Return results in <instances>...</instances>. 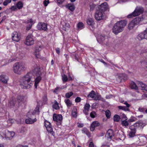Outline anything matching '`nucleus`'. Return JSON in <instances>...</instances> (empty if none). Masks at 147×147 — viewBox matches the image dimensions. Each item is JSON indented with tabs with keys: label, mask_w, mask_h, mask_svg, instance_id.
Wrapping results in <instances>:
<instances>
[{
	"label": "nucleus",
	"mask_w": 147,
	"mask_h": 147,
	"mask_svg": "<svg viewBox=\"0 0 147 147\" xmlns=\"http://www.w3.org/2000/svg\"><path fill=\"white\" fill-rule=\"evenodd\" d=\"M34 77L32 74L31 72L28 73L22 78V81L21 85L23 86L24 89L29 88L32 85L31 80Z\"/></svg>",
	"instance_id": "1"
},
{
	"label": "nucleus",
	"mask_w": 147,
	"mask_h": 147,
	"mask_svg": "<svg viewBox=\"0 0 147 147\" xmlns=\"http://www.w3.org/2000/svg\"><path fill=\"white\" fill-rule=\"evenodd\" d=\"M127 22L126 20L118 21L115 23L112 29L113 32L115 34L121 32L124 27L126 25Z\"/></svg>",
	"instance_id": "2"
},
{
	"label": "nucleus",
	"mask_w": 147,
	"mask_h": 147,
	"mask_svg": "<svg viewBox=\"0 0 147 147\" xmlns=\"http://www.w3.org/2000/svg\"><path fill=\"white\" fill-rule=\"evenodd\" d=\"M13 71L14 73L20 74L22 72L26 69V67L24 63L18 62L13 65Z\"/></svg>",
	"instance_id": "3"
},
{
	"label": "nucleus",
	"mask_w": 147,
	"mask_h": 147,
	"mask_svg": "<svg viewBox=\"0 0 147 147\" xmlns=\"http://www.w3.org/2000/svg\"><path fill=\"white\" fill-rule=\"evenodd\" d=\"M42 69L39 66L36 65V67L34 68V72L37 76L35 79L34 86L36 88H37V85L41 80V71Z\"/></svg>",
	"instance_id": "4"
},
{
	"label": "nucleus",
	"mask_w": 147,
	"mask_h": 147,
	"mask_svg": "<svg viewBox=\"0 0 147 147\" xmlns=\"http://www.w3.org/2000/svg\"><path fill=\"white\" fill-rule=\"evenodd\" d=\"M143 11V8L140 7H137L134 11L127 16L128 18H131L140 15Z\"/></svg>",
	"instance_id": "5"
},
{
	"label": "nucleus",
	"mask_w": 147,
	"mask_h": 147,
	"mask_svg": "<svg viewBox=\"0 0 147 147\" xmlns=\"http://www.w3.org/2000/svg\"><path fill=\"white\" fill-rule=\"evenodd\" d=\"M141 18L139 17L136 18L134 20L129 23L128 26V28L129 30L132 29L135 26L138 24L141 21Z\"/></svg>",
	"instance_id": "6"
},
{
	"label": "nucleus",
	"mask_w": 147,
	"mask_h": 147,
	"mask_svg": "<svg viewBox=\"0 0 147 147\" xmlns=\"http://www.w3.org/2000/svg\"><path fill=\"white\" fill-rule=\"evenodd\" d=\"M98 42L100 43H103L106 45H109V42L108 41L107 38H105V35H100L99 36L97 39Z\"/></svg>",
	"instance_id": "7"
},
{
	"label": "nucleus",
	"mask_w": 147,
	"mask_h": 147,
	"mask_svg": "<svg viewBox=\"0 0 147 147\" xmlns=\"http://www.w3.org/2000/svg\"><path fill=\"white\" fill-rule=\"evenodd\" d=\"M34 42L32 35L31 34H29L26 37L25 43L27 45L30 46L34 44Z\"/></svg>",
	"instance_id": "8"
},
{
	"label": "nucleus",
	"mask_w": 147,
	"mask_h": 147,
	"mask_svg": "<svg viewBox=\"0 0 147 147\" xmlns=\"http://www.w3.org/2000/svg\"><path fill=\"white\" fill-rule=\"evenodd\" d=\"M62 118V116L61 114L57 115L55 114L53 116V120L56 122L57 124V125L61 124Z\"/></svg>",
	"instance_id": "9"
},
{
	"label": "nucleus",
	"mask_w": 147,
	"mask_h": 147,
	"mask_svg": "<svg viewBox=\"0 0 147 147\" xmlns=\"http://www.w3.org/2000/svg\"><path fill=\"white\" fill-rule=\"evenodd\" d=\"M12 38L13 40L18 42L21 39V34L17 32H14L12 34Z\"/></svg>",
	"instance_id": "10"
},
{
	"label": "nucleus",
	"mask_w": 147,
	"mask_h": 147,
	"mask_svg": "<svg viewBox=\"0 0 147 147\" xmlns=\"http://www.w3.org/2000/svg\"><path fill=\"white\" fill-rule=\"evenodd\" d=\"M104 13L97 10L95 14V18L98 21L102 20L104 17Z\"/></svg>",
	"instance_id": "11"
},
{
	"label": "nucleus",
	"mask_w": 147,
	"mask_h": 147,
	"mask_svg": "<svg viewBox=\"0 0 147 147\" xmlns=\"http://www.w3.org/2000/svg\"><path fill=\"white\" fill-rule=\"evenodd\" d=\"M44 125L49 132H50L52 134H53L54 133L53 128L50 122L47 121H45L44 122Z\"/></svg>",
	"instance_id": "12"
},
{
	"label": "nucleus",
	"mask_w": 147,
	"mask_h": 147,
	"mask_svg": "<svg viewBox=\"0 0 147 147\" xmlns=\"http://www.w3.org/2000/svg\"><path fill=\"white\" fill-rule=\"evenodd\" d=\"M108 6L107 3L104 2L98 6V10L104 13L105 11L108 9Z\"/></svg>",
	"instance_id": "13"
},
{
	"label": "nucleus",
	"mask_w": 147,
	"mask_h": 147,
	"mask_svg": "<svg viewBox=\"0 0 147 147\" xmlns=\"http://www.w3.org/2000/svg\"><path fill=\"white\" fill-rule=\"evenodd\" d=\"M37 28L38 30H45L47 29V24L43 22H40L38 24Z\"/></svg>",
	"instance_id": "14"
},
{
	"label": "nucleus",
	"mask_w": 147,
	"mask_h": 147,
	"mask_svg": "<svg viewBox=\"0 0 147 147\" xmlns=\"http://www.w3.org/2000/svg\"><path fill=\"white\" fill-rule=\"evenodd\" d=\"M114 136L113 131L111 129L108 130L105 135L106 137L109 141H111L112 140V138Z\"/></svg>",
	"instance_id": "15"
},
{
	"label": "nucleus",
	"mask_w": 147,
	"mask_h": 147,
	"mask_svg": "<svg viewBox=\"0 0 147 147\" xmlns=\"http://www.w3.org/2000/svg\"><path fill=\"white\" fill-rule=\"evenodd\" d=\"M15 133L13 132L9 131L7 130L5 131V137L11 139L15 135Z\"/></svg>",
	"instance_id": "16"
},
{
	"label": "nucleus",
	"mask_w": 147,
	"mask_h": 147,
	"mask_svg": "<svg viewBox=\"0 0 147 147\" xmlns=\"http://www.w3.org/2000/svg\"><path fill=\"white\" fill-rule=\"evenodd\" d=\"M124 104L126 106V107L125 106H119L118 107L120 109L123 110L125 111H129V109L128 108L130 106V105L128 104L127 101L124 102Z\"/></svg>",
	"instance_id": "17"
},
{
	"label": "nucleus",
	"mask_w": 147,
	"mask_h": 147,
	"mask_svg": "<svg viewBox=\"0 0 147 147\" xmlns=\"http://www.w3.org/2000/svg\"><path fill=\"white\" fill-rule=\"evenodd\" d=\"M137 142L142 143L143 144H145L147 142L146 138L144 136H141L137 139Z\"/></svg>",
	"instance_id": "18"
},
{
	"label": "nucleus",
	"mask_w": 147,
	"mask_h": 147,
	"mask_svg": "<svg viewBox=\"0 0 147 147\" xmlns=\"http://www.w3.org/2000/svg\"><path fill=\"white\" fill-rule=\"evenodd\" d=\"M99 123L98 122L96 121H94L91 125L90 129V130L93 131L95 129L96 127L99 126Z\"/></svg>",
	"instance_id": "19"
},
{
	"label": "nucleus",
	"mask_w": 147,
	"mask_h": 147,
	"mask_svg": "<svg viewBox=\"0 0 147 147\" xmlns=\"http://www.w3.org/2000/svg\"><path fill=\"white\" fill-rule=\"evenodd\" d=\"M90 107V105L89 104L86 103L84 106V110L83 111L84 113L86 115H87L88 114V111Z\"/></svg>",
	"instance_id": "20"
},
{
	"label": "nucleus",
	"mask_w": 147,
	"mask_h": 147,
	"mask_svg": "<svg viewBox=\"0 0 147 147\" xmlns=\"http://www.w3.org/2000/svg\"><path fill=\"white\" fill-rule=\"evenodd\" d=\"M138 85L139 87L141 88L142 90L147 91V86L144 84L142 82H138Z\"/></svg>",
	"instance_id": "21"
},
{
	"label": "nucleus",
	"mask_w": 147,
	"mask_h": 147,
	"mask_svg": "<svg viewBox=\"0 0 147 147\" xmlns=\"http://www.w3.org/2000/svg\"><path fill=\"white\" fill-rule=\"evenodd\" d=\"M37 121L36 118H35L34 119L32 120L30 118H28L25 120L26 123L28 124H32L34 122Z\"/></svg>",
	"instance_id": "22"
},
{
	"label": "nucleus",
	"mask_w": 147,
	"mask_h": 147,
	"mask_svg": "<svg viewBox=\"0 0 147 147\" xmlns=\"http://www.w3.org/2000/svg\"><path fill=\"white\" fill-rule=\"evenodd\" d=\"M8 77L4 75H1L0 76V80L3 82L6 83L7 82Z\"/></svg>",
	"instance_id": "23"
},
{
	"label": "nucleus",
	"mask_w": 147,
	"mask_h": 147,
	"mask_svg": "<svg viewBox=\"0 0 147 147\" xmlns=\"http://www.w3.org/2000/svg\"><path fill=\"white\" fill-rule=\"evenodd\" d=\"M137 38L139 40H141L144 38L147 39V38L145 37V34L143 32L139 34L137 36Z\"/></svg>",
	"instance_id": "24"
},
{
	"label": "nucleus",
	"mask_w": 147,
	"mask_h": 147,
	"mask_svg": "<svg viewBox=\"0 0 147 147\" xmlns=\"http://www.w3.org/2000/svg\"><path fill=\"white\" fill-rule=\"evenodd\" d=\"M33 22V21L32 19H29L27 21V23L28 24L29 23L30 24L27 26L26 30H28L31 29L32 24Z\"/></svg>",
	"instance_id": "25"
},
{
	"label": "nucleus",
	"mask_w": 147,
	"mask_h": 147,
	"mask_svg": "<svg viewBox=\"0 0 147 147\" xmlns=\"http://www.w3.org/2000/svg\"><path fill=\"white\" fill-rule=\"evenodd\" d=\"M72 115L74 118H76L77 116V108L76 107H74L72 111Z\"/></svg>",
	"instance_id": "26"
},
{
	"label": "nucleus",
	"mask_w": 147,
	"mask_h": 147,
	"mask_svg": "<svg viewBox=\"0 0 147 147\" xmlns=\"http://www.w3.org/2000/svg\"><path fill=\"white\" fill-rule=\"evenodd\" d=\"M17 103L20 102H24L26 100L24 99V96H18L17 97Z\"/></svg>",
	"instance_id": "27"
},
{
	"label": "nucleus",
	"mask_w": 147,
	"mask_h": 147,
	"mask_svg": "<svg viewBox=\"0 0 147 147\" xmlns=\"http://www.w3.org/2000/svg\"><path fill=\"white\" fill-rule=\"evenodd\" d=\"M63 30L66 31L69 29L70 26L68 23L64 22L63 25Z\"/></svg>",
	"instance_id": "28"
},
{
	"label": "nucleus",
	"mask_w": 147,
	"mask_h": 147,
	"mask_svg": "<svg viewBox=\"0 0 147 147\" xmlns=\"http://www.w3.org/2000/svg\"><path fill=\"white\" fill-rule=\"evenodd\" d=\"M138 124L134 123V125H131L129 127V129L131 131H136V129L138 128L137 126V125H138Z\"/></svg>",
	"instance_id": "29"
},
{
	"label": "nucleus",
	"mask_w": 147,
	"mask_h": 147,
	"mask_svg": "<svg viewBox=\"0 0 147 147\" xmlns=\"http://www.w3.org/2000/svg\"><path fill=\"white\" fill-rule=\"evenodd\" d=\"M87 23L88 25L90 26H92L94 24L93 20L91 18H88L87 21Z\"/></svg>",
	"instance_id": "30"
},
{
	"label": "nucleus",
	"mask_w": 147,
	"mask_h": 147,
	"mask_svg": "<svg viewBox=\"0 0 147 147\" xmlns=\"http://www.w3.org/2000/svg\"><path fill=\"white\" fill-rule=\"evenodd\" d=\"M23 3L21 1L18 2L16 4V6L18 9H21L23 7Z\"/></svg>",
	"instance_id": "31"
},
{
	"label": "nucleus",
	"mask_w": 147,
	"mask_h": 147,
	"mask_svg": "<svg viewBox=\"0 0 147 147\" xmlns=\"http://www.w3.org/2000/svg\"><path fill=\"white\" fill-rule=\"evenodd\" d=\"M130 85L131 88L136 90L138 89V87L134 82H131L130 84Z\"/></svg>",
	"instance_id": "32"
},
{
	"label": "nucleus",
	"mask_w": 147,
	"mask_h": 147,
	"mask_svg": "<svg viewBox=\"0 0 147 147\" xmlns=\"http://www.w3.org/2000/svg\"><path fill=\"white\" fill-rule=\"evenodd\" d=\"M67 8L71 11H73L75 9L74 5L71 4H69L67 5Z\"/></svg>",
	"instance_id": "33"
},
{
	"label": "nucleus",
	"mask_w": 147,
	"mask_h": 147,
	"mask_svg": "<svg viewBox=\"0 0 147 147\" xmlns=\"http://www.w3.org/2000/svg\"><path fill=\"white\" fill-rule=\"evenodd\" d=\"M65 102L66 103L68 107H70L72 105V102L69 99L65 100Z\"/></svg>",
	"instance_id": "34"
},
{
	"label": "nucleus",
	"mask_w": 147,
	"mask_h": 147,
	"mask_svg": "<svg viewBox=\"0 0 147 147\" xmlns=\"http://www.w3.org/2000/svg\"><path fill=\"white\" fill-rule=\"evenodd\" d=\"M53 109L56 110L59 109V106L58 103L56 101H55L54 104L53 106Z\"/></svg>",
	"instance_id": "35"
},
{
	"label": "nucleus",
	"mask_w": 147,
	"mask_h": 147,
	"mask_svg": "<svg viewBox=\"0 0 147 147\" xmlns=\"http://www.w3.org/2000/svg\"><path fill=\"white\" fill-rule=\"evenodd\" d=\"M96 95L95 92L93 90H92L89 94L88 95V97H91L92 98H94Z\"/></svg>",
	"instance_id": "36"
},
{
	"label": "nucleus",
	"mask_w": 147,
	"mask_h": 147,
	"mask_svg": "<svg viewBox=\"0 0 147 147\" xmlns=\"http://www.w3.org/2000/svg\"><path fill=\"white\" fill-rule=\"evenodd\" d=\"M16 103H17V101L14 100H13L10 102L9 105L11 107H13L16 104Z\"/></svg>",
	"instance_id": "37"
},
{
	"label": "nucleus",
	"mask_w": 147,
	"mask_h": 147,
	"mask_svg": "<svg viewBox=\"0 0 147 147\" xmlns=\"http://www.w3.org/2000/svg\"><path fill=\"white\" fill-rule=\"evenodd\" d=\"M121 124L123 126L126 127L129 125V123L127 121L125 120L122 121L121 122Z\"/></svg>",
	"instance_id": "38"
},
{
	"label": "nucleus",
	"mask_w": 147,
	"mask_h": 147,
	"mask_svg": "<svg viewBox=\"0 0 147 147\" xmlns=\"http://www.w3.org/2000/svg\"><path fill=\"white\" fill-rule=\"evenodd\" d=\"M136 133V131H131L129 134V137L130 138L134 137L135 136Z\"/></svg>",
	"instance_id": "39"
},
{
	"label": "nucleus",
	"mask_w": 147,
	"mask_h": 147,
	"mask_svg": "<svg viewBox=\"0 0 147 147\" xmlns=\"http://www.w3.org/2000/svg\"><path fill=\"white\" fill-rule=\"evenodd\" d=\"M114 121L118 122L120 119V117L118 115H115L114 116Z\"/></svg>",
	"instance_id": "40"
},
{
	"label": "nucleus",
	"mask_w": 147,
	"mask_h": 147,
	"mask_svg": "<svg viewBox=\"0 0 147 147\" xmlns=\"http://www.w3.org/2000/svg\"><path fill=\"white\" fill-rule=\"evenodd\" d=\"M105 113L106 116L107 118H110L111 115L110 111L109 110H107L105 111Z\"/></svg>",
	"instance_id": "41"
},
{
	"label": "nucleus",
	"mask_w": 147,
	"mask_h": 147,
	"mask_svg": "<svg viewBox=\"0 0 147 147\" xmlns=\"http://www.w3.org/2000/svg\"><path fill=\"white\" fill-rule=\"evenodd\" d=\"M77 27L78 29H82L84 28V24L82 22H79L78 24Z\"/></svg>",
	"instance_id": "42"
},
{
	"label": "nucleus",
	"mask_w": 147,
	"mask_h": 147,
	"mask_svg": "<svg viewBox=\"0 0 147 147\" xmlns=\"http://www.w3.org/2000/svg\"><path fill=\"white\" fill-rule=\"evenodd\" d=\"M42 49V47L41 46L36 47L35 49V52H38L40 51Z\"/></svg>",
	"instance_id": "43"
},
{
	"label": "nucleus",
	"mask_w": 147,
	"mask_h": 147,
	"mask_svg": "<svg viewBox=\"0 0 147 147\" xmlns=\"http://www.w3.org/2000/svg\"><path fill=\"white\" fill-rule=\"evenodd\" d=\"M62 80L63 82H66L68 80L67 76L65 74L62 76Z\"/></svg>",
	"instance_id": "44"
},
{
	"label": "nucleus",
	"mask_w": 147,
	"mask_h": 147,
	"mask_svg": "<svg viewBox=\"0 0 147 147\" xmlns=\"http://www.w3.org/2000/svg\"><path fill=\"white\" fill-rule=\"evenodd\" d=\"M39 108L37 106L35 108V109L33 111V114H35L36 113H37L38 114H39Z\"/></svg>",
	"instance_id": "45"
},
{
	"label": "nucleus",
	"mask_w": 147,
	"mask_h": 147,
	"mask_svg": "<svg viewBox=\"0 0 147 147\" xmlns=\"http://www.w3.org/2000/svg\"><path fill=\"white\" fill-rule=\"evenodd\" d=\"M73 94V93L72 92H69L65 94V97L67 98H69Z\"/></svg>",
	"instance_id": "46"
},
{
	"label": "nucleus",
	"mask_w": 147,
	"mask_h": 147,
	"mask_svg": "<svg viewBox=\"0 0 147 147\" xmlns=\"http://www.w3.org/2000/svg\"><path fill=\"white\" fill-rule=\"evenodd\" d=\"M17 9L16 6H12L9 8V9H10L11 11H17Z\"/></svg>",
	"instance_id": "47"
},
{
	"label": "nucleus",
	"mask_w": 147,
	"mask_h": 147,
	"mask_svg": "<svg viewBox=\"0 0 147 147\" xmlns=\"http://www.w3.org/2000/svg\"><path fill=\"white\" fill-rule=\"evenodd\" d=\"M137 120L136 118L134 117H131L128 120L129 122H133Z\"/></svg>",
	"instance_id": "48"
},
{
	"label": "nucleus",
	"mask_w": 147,
	"mask_h": 147,
	"mask_svg": "<svg viewBox=\"0 0 147 147\" xmlns=\"http://www.w3.org/2000/svg\"><path fill=\"white\" fill-rule=\"evenodd\" d=\"M11 0H5L3 3V5L4 6H6L8 3H11Z\"/></svg>",
	"instance_id": "49"
},
{
	"label": "nucleus",
	"mask_w": 147,
	"mask_h": 147,
	"mask_svg": "<svg viewBox=\"0 0 147 147\" xmlns=\"http://www.w3.org/2000/svg\"><path fill=\"white\" fill-rule=\"evenodd\" d=\"M8 16L7 15H5L1 18V20L0 22L1 23V22H3L7 18Z\"/></svg>",
	"instance_id": "50"
},
{
	"label": "nucleus",
	"mask_w": 147,
	"mask_h": 147,
	"mask_svg": "<svg viewBox=\"0 0 147 147\" xmlns=\"http://www.w3.org/2000/svg\"><path fill=\"white\" fill-rule=\"evenodd\" d=\"M146 109L145 108L140 107L138 109V110L140 112L145 113Z\"/></svg>",
	"instance_id": "51"
},
{
	"label": "nucleus",
	"mask_w": 147,
	"mask_h": 147,
	"mask_svg": "<svg viewBox=\"0 0 147 147\" xmlns=\"http://www.w3.org/2000/svg\"><path fill=\"white\" fill-rule=\"evenodd\" d=\"M90 10H93L94 9L95 6V5L94 4L91 3L90 4Z\"/></svg>",
	"instance_id": "52"
},
{
	"label": "nucleus",
	"mask_w": 147,
	"mask_h": 147,
	"mask_svg": "<svg viewBox=\"0 0 147 147\" xmlns=\"http://www.w3.org/2000/svg\"><path fill=\"white\" fill-rule=\"evenodd\" d=\"M96 115V113L95 111H92L90 113V116L92 118H94L95 117Z\"/></svg>",
	"instance_id": "53"
},
{
	"label": "nucleus",
	"mask_w": 147,
	"mask_h": 147,
	"mask_svg": "<svg viewBox=\"0 0 147 147\" xmlns=\"http://www.w3.org/2000/svg\"><path fill=\"white\" fill-rule=\"evenodd\" d=\"M35 57H36L37 58H40V55L39 52H35Z\"/></svg>",
	"instance_id": "54"
},
{
	"label": "nucleus",
	"mask_w": 147,
	"mask_h": 147,
	"mask_svg": "<svg viewBox=\"0 0 147 147\" xmlns=\"http://www.w3.org/2000/svg\"><path fill=\"white\" fill-rule=\"evenodd\" d=\"M136 124H138V125H137V126L138 127H139L141 126H142L143 125V123L141 121H139L138 122H136L135 123Z\"/></svg>",
	"instance_id": "55"
},
{
	"label": "nucleus",
	"mask_w": 147,
	"mask_h": 147,
	"mask_svg": "<svg viewBox=\"0 0 147 147\" xmlns=\"http://www.w3.org/2000/svg\"><path fill=\"white\" fill-rule=\"evenodd\" d=\"M49 0H45L43 2V4L45 7L47 6L48 3H49Z\"/></svg>",
	"instance_id": "56"
},
{
	"label": "nucleus",
	"mask_w": 147,
	"mask_h": 147,
	"mask_svg": "<svg viewBox=\"0 0 147 147\" xmlns=\"http://www.w3.org/2000/svg\"><path fill=\"white\" fill-rule=\"evenodd\" d=\"M81 100V98L79 97H77L75 99V101L76 102H79Z\"/></svg>",
	"instance_id": "57"
},
{
	"label": "nucleus",
	"mask_w": 147,
	"mask_h": 147,
	"mask_svg": "<svg viewBox=\"0 0 147 147\" xmlns=\"http://www.w3.org/2000/svg\"><path fill=\"white\" fill-rule=\"evenodd\" d=\"M88 130L85 128H83L82 130V133L83 134H85L87 132Z\"/></svg>",
	"instance_id": "58"
},
{
	"label": "nucleus",
	"mask_w": 147,
	"mask_h": 147,
	"mask_svg": "<svg viewBox=\"0 0 147 147\" xmlns=\"http://www.w3.org/2000/svg\"><path fill=\"white\" fill-rule=\"evenodd\" d=\"M127 120V118L126 115H123L122 118V120Z\"/></svg>",
	"instance_id": "59"
},
{
	"label": "nucleus",
	"mask_w": 147,
	"mask_h": 147,
	"mask_svg": "<svg viewBox=\"0 0 147 147\" xmlns=\"http://www.w3.org/2000/svg\"><path fill=\"white\" fill-rule=\"evenodd\" d=\"M57 3L59 4H61L65 0H57Z\"/></svg>",
	"instance_id": "60"
},
{
	"label": "nucleus",
	"mask_w": 147,
	"mask_h": 147,
	"mask_svg": "<svg viewBox=\"0 0 147 147\" xmlns=\"http://www.w3.org/2000/svg\"><path fill=\"white\" fill-rule=\"evenodd\" d=\"M89 147H94V144L92 142H90L89 144Z\"/></svg>",
	"instance_id": "61"
},
{
	"label": "nucleus",
	"mask_w": 147,
	"mask_h": 147,
	"mask_svg": "<svg viewBox=\"0 0 147 147\" xmlns=\"http://www.w3.org/2000/svg\"><path fill=\"white\" fill-rule=\"evenodd\" d=\"M86 134L87 136L89 137L90 138V134L89 132L88 131H87V132H86Z\"/></svg>",
	"instance_id": "62"
},
{
	"label": "nucleus",
	"mask_w": 147,
	"mask_h": 147,
	"mask_svg": "<svg viewBox=\"0 0 147 147\" xmlns=\"http://www.w3.org/2000/svg\"><path fill=\"white\" fill-rule=\"evenodd\" d=\"M145 34V37L147 38V27L146 29L144 32Z\"/></svg>",
	"instance_id": "63"
},
{
	"label": "nucleus",
	"mask_w": 147,
	"mask_h": 147,
	"mask_svg": "<svg viewBox=\"0 0 147 147\" xmlns=\"http://www.w3.org/2000/svg\"><path fill=\"white\" fill-rule=\"evenodd\" d=\"M56 52L58 54H59L60 53V49L59 48H57L56 49Z\"/></svg>",
	"instance_id": "64"
}]
</instances>
